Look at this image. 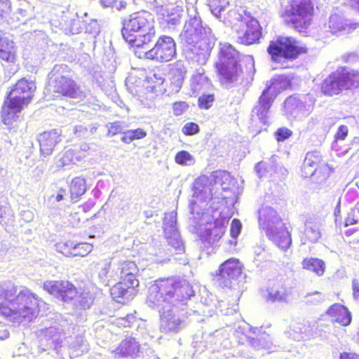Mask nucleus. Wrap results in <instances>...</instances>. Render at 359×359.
Segmentation results:
<instances>
[{
	"instance_id": "obj_1",
	"label": "nucleus",
	"mask_w": 359,
	"mask_h": 359,
	"mask_svg": "<svg viewBox=\"0 0 359 359\" xmlns=\"http://www.w3.org/2000/svg\"><path fill=\"white\" fill-rule=\"evenodd\" d=\"M194 295L192 286L187 280L170 278L156 280L149 287L146 303L158 310L163 332H177L182 328V322L175 311L186 305Z\"/></svg>"
},
{
	"instance_id": "obj_2",
	"label": "nucleus",
	"mask_w": 359,
	"mask_h": 359,
	"mask_svg": "<svg viewBox=\"0 0 359 359\" xmlns=\"http://www.w3.org/2000/svg\"><path fill=\"white\" fill-rule=\"evenodd\" d=\"M188 20L180 37L187 60L205 65L214 47L216 39L209 27L203 25L197 8L191 5L187 7Z\"/></svg>"
},
{
	"instance_id": "obj_3",
	"label": "nucleus",
	"mask_w": 359,
	"mask_h": 359,
	"mask_svg": "<svg viewBox=\"0 0 359 359\" xmlns=\"http://www.w3.org/2000/svg\"><path fill=\"white\" fill-rule=\"evenodd\" d=\"M46 303L25 287H18L11 282L0 284V313L6 317L13 316L31 322Z\"/></svg>"
},
{
	"instance_id": "obj_4",
	"label": "nucleus",
	"mask_w": 359,
	"mask_h": 359,
	"mask_svg": "<svg viewBox=\"0 0 359 359\" xmlns=\"http://www.w3.org/2000/svg\"><path fill=\"white\" fill-rule=\"evenodd\" d=\"M111 264L116 279L121 280L111 288V294L117 302L129 301L133 299L136 293V287L139 285V280L136 278L138 272L135 262L128 260L120 255H115L111 259Z\"/></svg>"
},
{
	"instance_id": "obj_5",
	"label": "nucleus",
	"mask_w": 359,
	"mask_h": 359,
	"mask_svg": "<svg viewBox=\"0 0 359 359\" xmlns=\"http://www.w3.org/2000/svg\"><path fill=\"white\" fill-rule=\"evenodd\" d=\"M147 15L146 12H137L123 20V38L136 50L148 48V43L156 39L154 26Z\"/></svg>"
},
{
	"instance_id": "obj_6",
	"label": "nucleus",
	"mask_w": 359,
	"mask_h": 359,
	"mask_svg": "<svg viewBox=\"0 0 359 359\" xmlns=\"http://www.w3.org/2000/svg\"><path fill=\"white\" fill-rule=\"evenodd\" d=\"M36 90L35 83L25 79L19 80L8 93L1 109L2 121L5 125L11 126L17 121L23 108L32 99Z\"/></svg>"
},
{
	"instance_id": "obj_7",
	"label": "nucleus",
	"mask_w": 359,
	"mask_h": 359,
	"mask_svg": "<svg viewBox=\"0 0 359 359\" xmlns=\"http://www.w3.org/2000/svg\"><path fill=\"white\" fill-rule=\"evenodd\" d=\"M216 67L219 81L224 88H231L239 83L242 74L240 54L230 43H219Z\"/></svg>"
},
{
	"instance_id": "obj_8",
	"label": "nucleus",
	"mask_w": 359,
	"mask_h": 359,
	"mask_svg": "<svg viewBox=\"0 0 359 359\" xmlns=\"http://www.w3.org/2000/svg\"><path fill=\"white\" fill-rule=\"evenodd\" d=\"M43 289L58 299L73 304L78 309H88L93 304L95 294L84 290L79 294L75 286L69 281L47 280L43 283Z\"/></svg>"
},
{
	"instance_id": "obj_9",
	"label": "nucleus",
	"mask_w": 359,
	"mask_h": 359,
	"mask_svg": "<svg viewBox=\"0 0 359 359\" xmlns=\"http://www.w3.org/2000/svg\"><path fill=\"white\" fill-rule=\"evenodd\" d=\"M259 224L260 228L266 231L269 238L279 248L286 250L290 248L292 244L291 235L273 208L263 205L259 209Z\"/></svg>"
},
{
	"instance_id": "obj_10",
	"label": "nucleus",
	"mask_w": 359,
	"mask_h": 359,
	"mask_svg": "<svg viewBox=\"0 0 359 359\" xmlns=\"http://www.w3.org/2000/svg\"><path fill=\"white\" fill-rule=\"evenodd\" d=\"M290 85V80L285 76L280 75L271 79L270 84L262 91L257 102L252 108V120L257 119L264 125H268L270 109L275 98L280 91L287 89Z\"/></svg>"
},
{
	"instance_id": "obj_11",
	"label": "nucleus",
	"mask_w": 359,
	"mask_h": 359,
	"mask_svg": "<svg viewBox=\"0 0 359 359\" xmlns=\"http://www.w3.org/2000/svg\"><path fill=\"white\" fill-rule=\"evenodd\" d=\"M67 65H55L48 74L49 84L55 93L71 98L83 99L86 93L69 77Z\"/></svg>"
},
{
	"instance_id": "obj_12",
	"label": "nucleus",
	"mask_w": 359,
	"mask_h": 359,
	"mask_svg": "<svg viewBox=\"0 0 359 359\" xmlns=\"http://www.w3.org/2000/svg\"><path fill=\"white\" fill-rule=\"evenodd\" d=\"M313 5L311 0H289L284 10V18L299 32H304L311 25Z\"/></svg>"
},
{
	"instance_id": "obj_13",
	"label": "nucleus",
	"mask_w": 359,
	"mask_h": 359,
	"mask_svg": "<svg viewBox=\"0 0 359 359\" xmlns=\"http://www.w3.org/2000/svg\"><path fill=\"white\" fill-rule=\"evenodd\" d=\"M359 87V73L355 70L343 69L332 72L322 83V93L328 96L339 94L344 90Z\"/></svg>"
},
{
	"instance_id": "obj_14",
	"label": "nucleus",
	"mask_w": 359,
	"mask_h": 359,
	"mask_svg": "<svg viewBox=\"0 0 359 359\" xmlns=\"http://www.w3.org/2000/svg\"><path fill=\"white\" fill-rule=\"evenodd\" d=\"M148 48L135 50L134 53L139 58H146L159 62L170 61L176 55V44L174 39L168 36L162 35L158 37L151 48L150 43Z\"/></svg>"
},
{
	"instance_id": "obj_15",
	"label": "nucleus",
	"mask_w": 359,
	"mask_h": 359,
	"mask_svg": "<svg viewBox=\"0 0 359 359\" xmlns=\"http://www.w3.org/2000/svg\"><path fill=\"white\" fill-rule=\"evenodd\" d=\"M267 52L273 62L279 63L282 60H295L302 53L306 52V48L300 46L293 37L279 36L270 42Z\"/></svg>"
},
{
	"instance_id": "obj_16",
	"label": "nucleus",
	"mask_w": 359,
	"mask_h": 359,
	"mask_svg": "<svg viewBox=\"0 0 359 359\" xmlns=\"http://www.w3.org/2000/svg\"><path fill=\"white\" fill-rule=\"evenodd\" d=\"M316 100L310 94H294L284 102V111L289 118H302L313 110Z\"/></svg>"
},
{
	"instance_id": "obj_17",
	"label": "nucleus",
	"mask_w": 359,
	"mask_h": 359,
	"mask_svg": "<svg viewBox=\"0 0 359 359\" xmlns=\"http://www.w3.org/2000/svg\"><path fill=\"white\" fill-rule=\"evenodd\" d=\"M302 175L304 177H311L317 183H322L329 177V168L323 162L319 151L308 152L305 156Z\"/></svg>"
},
{
	"instance_id": "obj_18",
	"label": "nucleus",
	"mask_w": 359,
	"mask_h": 359,
	"mask_svg": "<svg viewBox=\"0 0 359 359\" xmlns=\"http://www.w3.org/2000/svg\"><path fill=\"white\" fill-rule=\"evenodd\" d=\"M243 264L239 259L231 258L220 264L215 279L223 288H231L242 274Z\"/></svg>"
},
{
	"instance_id": "obj_19",
	"label": "nucleus",
	"mask_w": 359,
	"mask_h": 359,
	"mask_svg": "<svg viewBox=\"0 0 359 359\" xmlns=\"http://www.w3.org/2000/svg\"><path fill=\"white\" fill-rule=\"evenodd\" d=\"M113 352L121 357H135L141 353L143 357L148 356L149 359H160L146 343L141 346L135 338H126Z\"/></svg>"
},
{
	"instance_id": "obj_20",
	"label": "nucleus",
	"mask_w": 359,
	"mask_h": 359,
	"mask_svg": "<svg viewBox=\"0 0 359 359\" xmlns=\"http://www.w3.org/2000/svg\"><path fill=\"white\" fill-rule=\"evenodd\" d=\"M164 233L168 245L177 254L184 252V245L177 228V214L174 212L165 214L163 221Z\"/></svg>"
},
{
	"instance_id": "obj_21",
	"label": "nucleus",
	"mask_w": 359,
	"mask_h": 359,
	"mask_svg": "<svg viewBox=\"0 0 359 359\" xmlns=\"http://www.w3.org/2000/svg\"><path fill=\"white\" fill-rule=\"evenodd\" d=\"M352 29L350 23L343 16L334 13L330 16L329 21L321 27L318 32L322 40L329 39L334 34L348 33Z\"/></svg>"
},
{
	"instance_id": "obj_22",
	"label": "nucleus",
	"mask_w": 359,
	"mask_h": 359,
	"mask_svg": "<svg viewBox=\"0 0 359 359\" xmlns=\"http://www.w3.org/2000/svg\"><path fill=\"white\" fill-rule=\"evenodd\" d=\"M262 36L261 27L258 20L251 18L244 29L238 32L237 41L244 45H251L259 41Z\"/></svg>"
},
{
	"instance_id": "obj_23",
	"label": "nucleus",
	"mask_w": 359,
	"mask_h": 359,
	"mask_svg": "<svg viewBox=\"0 0 359 359\" xmlns=\"http://www.w3.org/2000/svg\"><path fill=\"white\" fill-rule=\"evenodd\" d=\"M194 196L205 201L212 199L216 195L214 184L212 181V175L208 177L201 175L194 183Z\"/></svg>"
},
{
	"instance_id": "obj_24",
	"label": "nucleus",
	"mask_w": 359,
	"mask_h": 359,
	"mask_svg": "<svg viewBox=\"0 0 359 359\" xmlns=\"http://www.w3.org/2000/svg\"><path fill=\"white\" fill-rule=\"evenodd\" d=\"M61 130L53 129L41 133L38 136L40 151L44 156L52 154L54 147L61 141Z\"/></svg>"
},
{
	"instance_id": "obj_25",
	"label": "nucleus",
	"mask_w": 359,
	"mask_h": 359,
	"mask_svg": "<svg viewBox=\"0 0 359 359\" xmlns=\"http://www.w3.org/2000/svg\"><path fill=\"white\" fill-rule=\"evenodd\" d=\"M201 301L204 305L219 309L220 313L224 316L233 315L236 311V308H226V304L224 301H219L213 294L207 291L206 289H204L203 292Z\"/></svg>"
},
{
	"instance_id": "obj_26",
	"label": "nucleus",
	"mask_w": 359,
	"mask_h": 359,
	"mask_svg": "<svg viewBox=\"0 0 359 359\" xmlns=\"http://www.w3.org/2000/svg\"><path fill=\"white\" fill-rule=\"evenodd\" d=\"M332 318V323H338L342 326H346L351 322V315L348 310L343 305L334 304L327 311Z\"/></svg>"
},
{
	"instance_id": "obj_27",
	"label": "nucleus",
	"mask_w": 359,
	"mask_h": 359,
	"mask_svg": "<svg viewBox=\"0 0 359 359\" xmlns=\"http://www.w3.org/2000/svg\"><path fill=\"white\" fill-rule=\"evenodd\" d=\"M229 219L221 218L215 222V226L207 231L206 241L210 245H215L222 237L225 232V226Z\"/></svg>"
},
{
	"instance_id": "obj_28",
	"label": "nucleus",
	"mask_w": 359,
	"mask_h": 359,
	"mask_svg": "<svg viewBox=\"0 0 359 359\" xmlns=\"http://www.w3.org/2000/svg\"><path fill=\"white\" fill-rule=\"evenodd\" d=\"M190 86L194 94H198L210 88V80L204 74V69H198V72L192 76Z\"/></svg>"
},
{
	"instance_id": "obj_29",
	"label": "nucleus",
	"mask_w": 359,
	"mask_h": 359,
	"mask_svg": "<svg viewBox=\"0 0 359 359\" xmlns=\"http://www.w3.org/2000/svg\"><path fill=\"white\" fill-rule=\"evenodd\" d=\"M304 235L311 243H316L321 237V224L317 219H309L304 223Z\"/></svg>"
},
{
	"instance_id": "obj_30",
	"label": "nucleus",
	"mask_w": 359,
	"mask_h": 359,
	"mask_svg": "<svg viewBox=\"0 0 359 359\" xmlns=\"http://www.w3.org/2000/svg\"><path fill=\"white\" fill-rule=\"evenodd\" d=\"M69 341V355L71 358L79 357L88 350V343L84 338H71Z\"/></svg>"
},
{
	"instance_id": "obj_31",
	"label": "nucleus",
	"mask_w": 359,
	"mask_h": 359,
	"mask_svg": "<svg viewBox=\"0 0 359 359\" xmlns=\"http://www.w3.org/2000/svg\"><path fill=\"white\" fill-rule=\"evenodd\" d=\"M86 191V182L84 178L80 177L72 180L70 185L71 198L73 202H76L78 199Z\"/></svg>"
},
{
	"instance_id": "obj_32",
	"label": "nucleus",
	"mask_w": 359,
	"mask_h": 359,
	"mask_svg": "<svg viewBox=\"0 0 359 359\" xmlns=\"http://www.w3.org/2000/svg\"><path fill=\"white\" fill-rule=\"evenodd\" d=\"M302 267L304 269L313 271L318 276H321L324 274L325 264L322 259L310 257L305 258L303 260Z\"/></svg>"
},
{
	"instance_id": "obj_33",
	"label": "nucleus",
	"mask_w": 359,
	"mask_h": 359,
	"mask_svg": "<svg viewBox=\"0 0 359 359\" xmlns=\"http://www.w3.org/2000/svg\"><path fill=\"white\" fill-rule=\"evenodd\" d=\"M203 324L201 325L202 329V334L203 335H209L212 336L215 334V332H219L218 334L223 335L225 332L223 331V329H220L217 327L216 325V320L212 317H208L206 319L202 320Z\"/></svg>"
},
{
	"instance_id": "obj_34",
	"label": "nucleus",
	"mask_w": 359,
	"mask_h": 359,
	"mask_svg": "<svg viewBox=\"0 0 359 359\" xmlns=\"http://www.w3.org/2000/svg\"><path fill=\"white\" fill-rule=\"evenodd\" d=\"M234 179L232 178L230 173L225 170H217L212 173V181L214 184L215 190L219 189V186L225 183H233Z\"/></svg>"
},
{
	"instance_id": "obj_35",
	"label": "nucleus",
	"mask_w": 359,
	"mask_h": 359,
	"mask_svg": "<svg viewBox=\"0 0 359 359\" xmlns=\"http://www.w3.org/2000/svg\"><path fill=\"white\" fill-rule=\"evenodd\" d=\"M230 332H232V334L234 337H241L243 335L244 337H248L249 333H252L253 334H261L262 332V327L261 328H250V325L248 324H246L245 323H243V325H235L234 328H231Z\"/></svg>"
},
{
	"instance_id": "obj_36",
	"label": "nucleus",
	"mask_w": 359,
	"mask_h": 359,
	"mask_svg": "<svg viewBox=\"0 0 359 359\" xmlns=\"http://www.w3.org/2000/svg\"><path fill=\"white\" fill-rule=\"evenodd\" d=\"M288 294L284 288H270L267 291L266 301L271 302H285L287 301Z\"/></svg>"
},
{
	"instance_id": "obj_37",
	"label": "nucleus",
	"mask_w": 359,
	"mask_h": 359,
	"mask_svg": "<svg viewBox=\"0 0 359 359\" xmlns=\"http://www.w3.org/2000/svg\"><path fill=\"white\" fill-rule=\"evenodd\" d=\"M76 150L68 149L65 151L62 156L59 158L56 162V165L59 168H65L66 166L69 165L71 163H74L76 161Z\"/></svg>"
},
{
	"instance_id": "obj_38",
	"label": "nucleus",
	"mask_w": 359,
	"mask_h": 359,
	"mask_svg": "<svg viewBox=\"0 0 359 359\" xmlns=\"http://www.w3.org/2000/svg\"><path fill=\"white\" fill-rule=\"evenodd\" d=\"M175 161L176 163L182 166H191L196 163L194 156L185 150L178 151L175 156Z\"/></svg>"
},
{
	"instance_id": "obj_39",
	"label": "nucleus",
	"mask_w": 359,
	"mask_h": 359,
	"mask_svg": "<svg viewBox=\"0 0 359 359\" xmlns=\"http://www.w3.org/2000/svg\"><path fill=\"white\" fill-rule=\"evenodd\" d=\"M229 2L228 0H208V6L212 13L217 18H221Z\"/></svg>"
},
{
	"instance_id": "obj_40",
	"label": "nucleus",
	"mask_w": 359,
	"mask_h": 359,
	"mask_svg": "<svg viewBox=\"0 0 359 359\" xmlns=\"http://www.w3.org/2000/svg\"><path fill=\"white\" fill-rule=\"evenodd\" d=\"M114 271L115 270L113 271V266L112 264H111L110 261L109 263H106L104 266L101 269L98 273V277L102 283L108 285L109 282V278L116 280Z\"/></svg>"
},
{
	"instance_id": "obj_41",
	"label": "nucleus",
	"mask_w": 359,
	"mask_h": 359,
	"mask_svg": "<svg viewBox=\"0 0 359 359\" xmlns=\"http://www.w3.org/2000/svg\"><path fill=\"white\" fill-rule=\"evenodd\" d=\"M93 245L88 243H74L72 257H84L93 250Z\"/></svg>"
},
{
	"instance_id": "obj_42",
	"label": "nucleus",
	"mask_w": 359,
	"mask_h": 359,
	"mask_svg": "<svg viewBox=\"0 0 359 359\" xmlns=\"http://www.w3.org/2000/svg\"><path fill=\"white\" fill-rule=\"evenodd\" d=\"M83 32L95 37L100 32V25L96 20H90L89 22L82 21Z\"/></svg>"
},
{
	"instance_id": "obj_43",
	"label": "nucleus",
	"mask_w": 359,
	"mask_h": 359,
	"mask_svg": "<svg viewBox=\"0 0 359 359\" xmlns=\"http://www.w3.org/2000/svg\"><path fill=\"white\" fill-rule=\"evenodd\" d=\"M269 338H248L249 344L254 348L271 350Z\"/></svg>"
},
{
	"instance_id": "obj_44",
	"label": "nucleus",
	"mask_w": 359,
	"mask_h": 359,
	"mask_svg": "<svg viewBox=\"0 0 359 359\" xmlns=\"http://www.w3.org/2000/svg\"><path fill=\"white\" fill-rule=\"evenodd\" d=\"M147 81L150 83L147 88H151V91L157 92L156 88L161 86L164 83V78L161 74L154 73L147 77Z\"/></svg>"
},
{
	"instance_id": "obj_45",
	"label": "nucleus",
	"mask_w": 359,
	"mask_h": 359,
	"mask_svg": "<svg viewBox=\"0 0 359 359\" xmlns=\"http://www.w3.org/2000/svg\"><path fill=\"white\" fill-rule=\"evenodd\" d=\"M108 128L107 136H114L118 133H122L126 129V125L123 122L115 121L109 123L107 125Z\"/></svg>"
},
{
	"instance_id": "obj_46",
	"label": "nucleus",
	"mask_w": 359,
	"mask_h": 359,
	"mask_svg": "<svg viewBox=\"0 0 359 359\" xmlns=\"http://www.w3.org/2000/svg\"><path fill=\"white\" fill-rule=\"evenodd\" d=\"M242 229V224L241 221L238 219L234 218L231 224V229H230V233L231 238L234 240H230L229 243L231 244L236 243V240L237 239L238 236L240 235L241 231Z\"/></svg>"
},
{
	"instance_id": "obj_47",
	"label": "nucleus",
	"mask_w": 359,
	"mask_h": 359,
	"mask_svg": "<svg viewBox=\"0 0 359 359\" xmlns=\"http://www.w3.org/2000/svg\"><path fill=\"white\" fill-rule=\"evenodd\" d=\"M359 221V203L348 213L345 219V226L355 224Z\"/></svg>"
},
{
	"instance_id": "obj_48",
	"label": "nucleus",
	"mask_w": 359,
	"mask_h": 359,
	"mask_svg": "<svg viewBox=\"0 0 359 359\" xmlns=\"http://www.w3.org/2000/svg\"><path fill=\"white\" fill-rule=\"evenodd\" d=\"M73 241H66L64 243H59L56 245V250L57 252L62 253L66 257H72V249L74 248Z\"/></svg>"
},
{
	"instance_id": "obj_49",
	"label": "nucleus",
	"mask_w": 359,
	"mask_h": 359,
	"mask_svg": "<svg viewBox=\"0 0 359 359\" xmlns=\"http://www.w3.org/2000/svg\"><path fill=\"white\" fill-rule=\"evenodd\" d=\"M198 107L201 109H208L210 108L215 101L213 94H203L198 98Z\"/></svg>"
},
{
	"instance_id": "obj_50",
	"label": "nucleus",
	"mask_w": 359,
	"mask_h": 359,
	"mask_svg": "<svg viewBox=\"0 0 359 359\" xmlns=\"http://www.w3.org/2000/svg\"><path fill=\"white\" fill-rule=\"evenodd\" d=\"M100 3L103 7L115 8L117 11H121L126 6V2L123 0H100Z\"/></svg>"
},
{
	"instance_id": "obj_51",
	"label": "nucleus",
	"mask_w": 359,
	"mask_h": 359,
	"mask_svg": "<svg viewBox=\"0 0 359 359\" xmlns=\"http://www.w3.org/2000/svg\"><path fill=\"white\" fill-rule=\"evenodd\" d=\"M255 171L259 178L271 176L273 174L270 168L266 166V163L264 161H261L257 164Z\"/></svg>"
},
{
	"instance_id": "obj_52",
	"label": "nucleus",
	"mask_w": 359,
	"mask_h": 359,
	"mask_svg": "<svg viewBox=\"0 0 359 359\" xmlns=\"http://www.w3.org/2000/svg\"><path fill=\"white\" fill-rule=\"evenodd\" d=\"M189 105L184 101L175 102L172 104L173 114L176 116L183 114L188 110Z\"/></svg>"
},
{
	"instance_id": "obj_53",
	"label": "nucleus",
	"mask_w": 359,
	"mask_h": 359,
	"mask_svg": "<svg viewBox=\"0 0 359 359\" xmlns=\"http://www.w3.org/2000/svg\"><path fill=\"white\" fill-rule=\"evenodd\" d=\"M199 130V126L197 123L189 122L183 126L182 130L185 135L191 136L197 134Z\"/></svg>"
},
{
	"instance_id": "obj_54",
	"label": "nucleus",
	"mask_w": 359,
	"mask_h": 359,
	"mask_svg": "<svg viewBox=\"0 0 359 359\" xmlns=\"http://www.w3.org/2000/svg\"><path fill=\"white\" fill-rule=\"evenodd\" d=\"M292 134V132L287 128H280L276 133L275 136L278 142H283L288 139Z\"/></svg>"
},
{
	"instance_id": "obj_55",
	"label": "nucleus",
	"mask_w": 359,
	"mask_h": 359,
	"mask_svg": "<svg viewBox=\"0 0 359 359\" xmlns=\"http://www.w3.org/2000/svg\"><path fill=\"white\" fill-rule=\"evenodd\" d=\"M0 59L11 64L16 61V50L0 51Z\"/></svg>"
},
{
	"instance_id": "obj_56",
	"label": "nucleus",
	"mask_w": 359,
	"mask_h": 359,
	"mask_svg": "<svg viewBox=\"0 0 359 359\" xmlns=\"http://www.w3.org/2000/svg\"><path fill=\"white\" fill-rule=\"evenodd\" d=\"M173 77L172 78V83H175L177 88H180L184 80V75L182 72L179 69H173L172 71Z\"/></svg>"
},
{
	"instance_id": "obj_57",
	"label": "nucleus",
	"mask_w": 359,
	"mask_h": 359,
	"mask_svg": "<svg viewBox=\"0 0 359 359\" xmlns=\"http://www.w3.org/2000/svg\"><path fill=\"white\" fill-rule=\"evenodd\" d=\"M15 51L16 50L14 42L7 37L3 39L0 43V51Z\"/></svg>"
},
{
	"instance_id": "obj_58",
	"label": "nucleus",
	"mask_w": 359,
	"mask_h": 359,
	"mask_svg": "<svg viewBox=\"0 0 359 359\" xmlns=\"http://www.w3.org/2000/svg\"><path fill=\"white\" fill-rule=\"evenodd\" d=\"M74 133L79 137H82V138L88 137V127H87V126H86L84 124L76 125L74 127Z\"/></svg>"
},
{
	"instance_id": "obj_59",
	"label": "nucleus",
	"mask_w": 359,
	"mask_h": 359,
	"mask_svg": "<svg viewBox=\"0 0 359 359\" xmlns=\"http://www.w3.org/2000/svg\"><path fill=\"white\" fill-rule=\"evenodd\" d=\"M90 149V147L87 143H83L80 145L79 150H76V161H80L83 158L86 156V154Z\"/></svg>"
},
{
	"instance_id": "obj_60",
	"label": "nucleus",
	"mask_w": 359,
	"mask_h": 359,
	"mask_svg": "<svg viewBox=\"0 0 359 359\" xmlns=\"http://www.w3.org/2000/svg\"><path fill=\"white\" fill-rule=\"evenodd\" d=\"M41 332L43 337H57L61 334L60 330L55 326L46 327L42 329Z\"/></svg>"
},
{
	"instance_id": "obj_61",
	"label": "nucleus",
	"mask_w": 359,
	"mask_h": 359,
	"mask_svg": "<svg viewBox=\"0 0 359 359\" xmlns=\"http://www.w3.org/2000/svg\"><path fill=\"white\" fill-rule=\"evenodd\" d=\"M348 133V128L346 126L341 125L334 135L337 140H344L347 137Z\"/></svg>"
},
{
	"instance_id": "obj_62",
	"label": "nucleus",
	"mask_w": 359,
	"mask_h": 359,
	"mask_svg": "<svg viewBox=\"0 0 359 359\" xmlns=\"http://www.w3.org/2000/svg\"><path fill=\"white\" fill-rule=\"evenodd\" d=\"M83 25L79 19H74L72 23L71 30L73 34H78L83 32Z\"/></svg>"
},
{
	"instance_id": "obj_63",
	"label": "nucleus",
	"mask_w": 359,
	"mask_h": 359,
	"mask_svg": "<svg viewBox=\"0 0 359 359\" xmlns=\"http://www.w3.org/2000/svg\"><path fill=\"white\" fill-rule=\"evenodd\" d=\"M121 140L126 144H130L133 141L135 140V139L130 130H124L122 137H121Z\"/></svg>"
},
{
	"instance_id": "obj_64",
	"label": "nucleus",
	"mask_w": 359,
	"mask_h": 359,
	"mask_svg": "<svg viewBox=\"0 0 359 359\" xmlns=\"http://www.w3.org/2000/svg\"><path fill=\"white\" fill-rule=\"evenodd\" d=\"M11 11V3L8 0H0V15L4 17V15L8 13Z\"/></svg>"
}]
</instances>
